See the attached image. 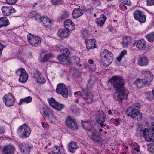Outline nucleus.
Wrapping results in <instances>:
<instances>
[{"label": "nucleus", "instance_id": "6ab92c4d", "mask_svg": "<svg viewBox=\"0 0 154 154\" xmlns=\"http://www.w3.org/2000/svg\"><path fill=\"white\" fill-rule=\"evenodd\" d=\"M33 76L37 83L44 84L46 82V80L43 77L41 76V73L38 71H36Z\"/></svg>", "mask_w": 154, "mask_h": 154}, {"label": "nucleus", "instance_id": "680f3d73", "mask_svg": "<svg viewBox=\"0 0 154 154\" xmlns=\"http://www.w3.org/2000/svg\"><path fill=\"white\" fill-rule=\"evenodd\" d=\"M140 146L138 145L137 146L134 147V149L137 152H140Z\"/></svg>", "mask_w": 154, "mask_h": 154}, {"label": "nucleus", "instance_id": "f8f14e48", "mask_svg": "<svg viewBox=\"0 0 154 154\" xmlns=\"http://www.w3.org/2000/svg\"><path fill=\"white\" fill-rule=\"evenodd\" d=\"M143 137L147 141L150 142L154 140V134L151 129L145 128L143 130Z\"/></svg>", "mask_w": 154, "mask_h": 154}, {"label": "nucleus", "instance_id": "0e129e2a", "mask_svg": "<svg viewBox=\"0 0 154 154\" xmlns=\"http://www.w3.org/2000/svg\"><path fill=\"white\" fill-rule=\"evenodd\" d=\"M47 55L49 59L53 58L54 57V55L52 54L49 53L48 54H47Z\"/></svg>", "mask_w": 154, "mask_h": 154}, {"label": "nucleus", "instance_id": "f257e3e1", "mask_svg": "<svg viewBox=\"0 0 154 154\" xmlns=\"http://www.w3.org/2000/svg\"><path fill=\"white\" fill-rule=\"evenodd\" d=\"M109 82L116 91L120 90L124 88V82L123 79L120 76H114L110 79Z\"/></svg>", "mask_w": 154, "mask_h": 154}, {"label": "nucleus", "instance_id": "bf43d9fd", "mask_svg": "<svg viewBox=\"0 0 154 154\" xmlns=\"http://www.w3.org/2000/svg\"><path fill=\"white\" fill-rule=\"evenodd\" d=\"M5 132V128L3 126H0V134H4Z\"/></svg>", "mask_w": 154, "mask_h": 154}, {"label": "nucleus", "instance_id": "20e7f679", "mask_svg": "<svg viewBox=\"0 0 154 154\" xmlns=\"http://www.w3.org/2000/svg\"><path fill=\"white\" fill-rule=\"evenodd\" d=\"M31 130L26 124L20 126L17 130V133L19 136L22 138L28 137L30 135Z\"/></svg>", "mask_w": 154, "mask_h": 154}, {"label": "nucleus", "instance_id": "473e14b6", "mask_svg": "<svg viewBox=\"0 0 154 154\" xmlns=\"http://www.w3.org/2000/svg\"><path fill=\"white\" fill-rule=\"evenodd\" d=\"M32 100V97L31 96H28L26 98L20 99L18 104L20 105L24 103L28 104L31 102Z\"/></svg>", "mask_w": 154, "mask_h": 154}, {"label": "nucleus", "instance_id": "ea45409f", "mask_svg": "<svg viewBox=\"0 0 154 154\" xmlns=\"http://www.w3.org/2000/svg\"><path fill=\"white\" fill-rule=\"evenodd\" d=\"M70 110L74 114H76L78 112L79 110L76 107V105H74L72 106L70 108Z\"/></svg>", "mask_w": 154, "mask_h": 154}, {"label": "nucleus", "instance_id": "b1692460", "mask_svg": "<svg viewBox=\"0 0 154 154\" xmlns=\"http://www.w3.org/2000/svg\"><path fill=\"white\" fill-rule=\"evenodd\" d=\"M79 147V146L76 142L72 141L69 144L68 149L70 152L74 153Z\"/></svg>", "mask_w": 154, "mask_h": 154}, {"label": "nucleus", "instance_id": "2eb2a0df", "mask_svg": "<svg viewBox=\"0 0 154 154\" xmlns=\"http://www.w3.org/2000/svg\"><path fill=\"white\" fill-rule=\"evenodd\" d=\"M15 151L14 146L11 144L4 145L2 150L3 154H13Z\"/></svg>", "mask_w": 154, "mask_h": 154}, {"label": "nucleus", "instance_id": "393cba45", "mask_svg": "<svg viewBox=\"0 0 154 154\" xmlns=\"http://www.w3.org/2000/svg\"><path fill=\"white\" fill-rule=\"evenodd\" d=\"M57 59L62 64H64L66 63L68 64H71L70 60L69 57L62 54L59 56Z\"/></svg>", "mask_w": 154, "mask_h": 154}, {"label": "nucleus", "instance_id": "338daca9", "mask_svg": "<svg viewBox=\"0 0 154 154\" xmlns=\"http://www.w3.org/2000/svg\"><path fill=\"white\" fill-rule=\"evenodd\" d=\"M88 63L90 65L93 64L94 63L93 60L92 59H90L88 60Z\"/></svg>", "mask_w": 154, "mask_h": 154}, {"label": "nucleus", "instance_id": "052dcab7", "mask_svg": "<svg viewBox=\"0 0 154 154\" xmlns=\"http://www.w3.org/2000/svg\"><path fill=\"white\" fill-rule=\"evenodd\" d=\"M49 59L48 57V56L47 54H46L43 58L42 61L43 62L47 61Z\"/></svg>", "mask_w": 154, "mask_h": 154}, {"label": "nucleus", "instance_id": "603ef678", "mask_svg": "<svg viewBox=\"0 0 154 154\" xmlns=\"http://www.w3.org/2000/svg\"><path fill=\"white\" fill-rule=\"evenodd\" d=\"M63 55H64L65 56L68 57V56L70 55V52L69 50L67 48H64L63 51Z\"/></svg>", "mask_w": 154, "mask_h": 154}, {"label": "nucleus", "instance_id": "4d7b16f0", "mask_svg": "<svg viewBox=\"0 0 154 154\" xmlns=\"http://www.w3.org/2000/svg\"><path fill=\"white\" fill-rule=\"evenodd\" d=\"M101 0H93V3L96 6H98L101 4Z\"/></svg>", "mask_w": 154, "mask_h": 154}, {"label": "nucleus", "instance_id": "37998d69", "mask_svg": "<svg viewBox=\"0 0 154 154\" xmlns=\"http://www.w3.org/2000/svg\"><path fill=\"white\" fill-rule=\"evenodd\" d=\"M44 112V116L45 117H47L48 116H49L52 113V112L50 110L48 109H43Z\"/></svg>", "mask_w": 154, "mask_h": 154}, {"label": "nucleus", "instance_id": "de8ad7c7", "mask_svg": "<svg viewBox=\"0 0 154 154\" xmlns=\"http://www.w3.org/2000/svg\"><path fill=\"white\" fill-rule=\"evenodd\" d=\"M60 151V148L57 146L54 147L52 149V153L53 154H58Z\"/></svg>", "mask_w": 154, "mask_h": 154}, {"label": "nucleus", "instance_id": "6e6d98bb", "mask_svg": "<svg viewBox=\"0 0 154 154\" xmlns=\"http://www.w3.org/2000/svg\"><path fill=\"white\" fill-rule=\"evenodd\" d=\"M147 5L149 6L154 5V0H147Z\"/></svg>", "mask_w": 154, "mask_h": 154}, {"label": "nucleus", "instance_id": "6e6552de", "mask_svg": "<svg viewBox=\"0 0 154 154\" xmlns=\"http://www.w3.org/2000/svg\"><path fill=\"white\" fill-rule=\"evenodd\" d=\"M3 100L6 106L8 107L13 106L15 101L14 97L10 93L5 95Z\"/></svg>", "mask_w": 154, "mask_h": 154}, {"label": "nucleus", "instance_id": "c756f323", "mask_svg": "<svg viewBox=\"0 0 154 154\" xmlns=\"http://www.w3.org/2000/svg\"><path fill=\"white\" fill-rule=\"evenodd\" d=\"M131 42H132V39L130 37H125L123 39L122 46L125 48H127Z\"/></svg>", "mask_w": 154, "mask_h": 154}, {"label": "nucleus", "instance_id": "8fccbe9b", "mask_svg": "<svg viewBox=\"0 0 154 154\" xmlns=\"http://www.w3.org/2000/svg\"><path fill=\"white\" fill-rule=\"evenodd\" d=\"M122 4H123L124 6L125 7L126 9H127V7L125 5L130 6L131 4V2L130 0H123Z\"/></svg>", "mask_w": 154, "mask_h": 154}, {"label": "nucleus", "instance_id": "a19ab883", "mask_svg": "<svg viewBox=\"0 0 154 154\" xmlns=\"http://www.w3.org/2000/svg\"><path fill=\"white\" fill-rule=\"evenodd\" d=\"M148 40L151 42L154 41V33H151L146 36Z\"/></svg>", "mask_w": 154, "mask_h": 154}, {"label": "nucleus", "instance_id": "3c124183", "mask_svg": "<svg viewBox=\"0 0 154 154\" xmlns=\"http://www.w3.org/2000/svg\"><path fill=\"white\" fill-rule=\"evenodd\" d=\"M69 16V14L68 13L65 12L63 13L61 16L59 17L60 20H64L66 18Z\"/></svg>", "mask_w": 154, "mask_h": 154}, {"label": "nucleus", "instance_id": "72a5a7b5", "mask_svg": "<svg viewBox=\"0 0 154 154\" xmlns=\"http://www.w3.org/2000/svg\"><path fill=\"white\" fill-rule=\"evenodd\" d=\"M135 84L138 88L143 87L144 85L146 86L145 82L143 79H137L135 82Z\"/></svg>", "mask_w": 154, "mask_h": 154}, {"label": "nucleus", "instance_id": "13d9d810", "mask_svg": "<svg viewBox=\"0 0 154 154\" xmlns=\"http://www.w3.org/2000/svg\"><path fill=\"white\" fill-rule=\"evenodd\" d=\"M148 125H151L152 126H153L154 125V119L153 118H151L150 119L149 122H148Z\"/></svg>", "mask_w": 154, "mask_h": 154}, {"label": "nucleus", "instance_id": "0eeeda50", "mask_svg": "<svg viewBox=\"0 0 154 154\" xmlns=\"http://www.w3.org/2000/svg\"><path fill=\"white\" fill-rule=\"evenodd\" d=\"M16 74L20 76L19 81L22 83L26 82L28 79V75L24 69H19L16 72Z\"/></svg>", "mask_w": 154, "mask_h": 154}, {"label": "nucleus", "instance_id": "bb28decb", "mask_svg": "<svg viewBox=\"0 0 154 154\" xmlns=\"http://www.w3.org/2000/svg\"><path fill=\"white\" fill-rule=\"evenodd\" d=\"M106 19V18L104 14L101 15L99 18L97 19L96 20V22L97 26H103Z\"/></svg>", "mask_w": 154, "mask_h": 154}, {"label": "nucleus", "instance_id": "7c9ffc66", "mask_svg": "<svg viewBox=\"0 0 154 154\" xmlns=\"http://www.w3.org/2000/svg\"><path fill=\"white\" fill-rule=\"evenodd\" d=\"M9 24V21L8 18L3 17L0 18V28L1 27L6 26Z\"/></svg>", "mask_w": 154, "mask_h": 154}, {"label": "nucleus", "instance_id": "dca6fc26", "mask_svg": "<svg viewBox=\"0 0 154 154\" xmlns=\"http://www.w3.org/2000/svg\"><path fill=\"white\" fill-rule=\"evenodd\" d=\"M66 125L70 128L75 130L78 129L77 124L75 120L70 116H68L66 121Z\"/></svg>", "mask_w": 154, "mask_h": 154}, {"label": "nucleus", "instance_id": "f03ea898", "mask_svg": "<svg viewBox=\"0 0 154 154\" xmlns=\"http://www.w3.org/2000/svg\"><path fill=\"white\" fill-rule=\"evenodd\" d=\"M100 57L102 62L105 64H110L112 61L113 55L112 53L105 49L100 54Z\"/></svg>", "mask_w": 154, "mask_h": 154}, {"label": "nucleus", "instance_id": "a18cd8bd", "mask_svg": "<svg viewBox=\"0 0 154 154\" xmlns=\"http://www.w3.org/2000/svg\"><path fill=\"white\" fill-rule=\"evenodd\" d=\"M147 148L150 152L154 153V143L148 144Z\"/></svg>", "mask_w": 154, "mask_h": 154}, {"label": "nucleus", "instance_id": "09e8293b", "mask_svg": "<svg viewBox=\"0 0 154 154\" xmlns=\"http://www.w3.org/2000/svg\"><path fill=\"white\" fill-rule=\"evenodd\" d=\"M48 119L50 122L52 124L54 123L55 122L56 120L52 113H51V115H50Z\"/></svg>", "mask_w": 154, "mask_h": 154}, {"label": "nucleus", "instance_id": "58836bf2", "mask_svg": "<svg viewBox=\"0 0 154 154\" xmlns=\"http://www.w3.org/2000/svg\"><path fill=\"white\" fill-rule=\"evenodd\" d=\"M127 51L126 50H124L121 52L120 55L117 58V60L118 62H120L121 61L122 58L127 54Z\"/></svg>", "mask_w": 154, "mask_h": 154}, {"label": "nucleus", "instance_id": "5fc2aeb1", "mask_svg": "<svg viewBox=\"0 0 154 154\" xmlns=\"http://www.w3.org/2000/svg\"><path fill=\"white\" fill-rule=\"evenodd\" d=\"M7 3L9 5L14 4L17 2V0H6Z\"/></svg>", "mask_w": 154, "mask_h": 154}, {"label": "nucleus", "instance_id": "f704fd0d", "mask_svg": "<svg viewBox=\"0 0 154 154\" xmlns=\"http://www.w3.org/2000/svg\"><path fill=\"white\" fill-rule=\"evenodd\" d=\"M96 81L95 77L93 76H91L88 83L87 87L88 88H90L92 87Z\"/></svg>", "mask_w": 154, "mask_h": 154}, {"label": "nucleus", "instance_id": "49530a36", "mask_svg": "<svg viewBox=\"0 0 154 154\" xmlns=\"http://www.w3.org/2000/svg\"><path fill=\"white\" fill-rule=\"evenodd\" d=\"M82 34L84 38H87L90 35L89 32L86 29H84L82 32Z\"/></svg>", "mask_w": 154, "mask_h": 154}, {"label": "nucleus", "instance_id": "69168bd1", "mask_svg": "<svg viewBox=\"0 0 154 154\" xmlns=\"http://www.w3.org/2000/svg\"><path fill=\"white\" fill-rule=\"evenodd\" d=\"M74 94L75 95H79L80 96H82V92L81 93L80 91H79L78 92H76L74 93Z\"/></svg>", "mask_w": 154, "mask_h": 154}, {"label": "nucleus", "instance_id": "9d476101", "mask_svg": "<svg viewBox=\"0 0 154 154\" xmlns=\"http://www.w3.org/2000/svg\"><path fill=\"white\" fill-rule=\"evenodd\" d=\"M143 72L142 76L144 77L143 79L145 82L146 86H149L150 82L153 80V75L152 73L149 71H143Z\"/></svg>", "mask_w": 154, "mask_h": 154}, {"label": "nucleus", "instance_id": "aec40b11", "mask_svg": "<svg viewBox=\"0 0 154 154\" xmlns=\"http://www.w3.org/2000/svg\"><path fill=\"white\" fill-rule=\"evenodd\" d=\"M69 30L67 29H60L58 31V35L61 39L67 38L69 35Z\"/></svg>", "mask_w": 154, "mask_h": 154}, {"label": "nucleus", "instance_id": "c85d7f7f", "mask_svg": "<svg viewBox=\"0 0 154 154\" xmlns=\"http://www.w3.org/2000/svg\"><path fill=\"white\" fill-rule=\"evenodd\" d=\"M83 10L80 8L75 9L73 12L72 16L75 19L78 18L83 14Z\"/></svg>", "mask_w": 154, "mask_h": 154}, {"label": "nucleus", "instance_id": "423d86ee", "mask_svg": "<svg viewBox=\"0 0 154 154\" xmlns=\"http://www.w3.org/2000/svg\"><path fill=\"white\" fill-rule=\"evenodd\" d=\"M27 39L30 45L36 47L40 45L41 39L38 36H34L31 34H29L27 36Z\"/></svg>", "mask_w": 154, "mask_h": 154}, {"label": "nucleus", "instance_id": "9b49d317", "mask_svg": "<svg viewBox=\"0 0 154 154\" xmlns=\"http://www.w3.org/2000/svg\"><path fill=\"white\" fill-rule=\"evenodd\" d=\"M116 91L118 94L117 97H115V99L119 101H122L124 98L127 97L129 93L128 90L125 88L120 90Z\"/></svg>", "mask_w": 154, "mask_h": 154}, {"label": "nucleus", "instance_id": "c03bdc74", "mask_svg": "<svg viewBox=\"0 0 154 154\" xmlns=\"http://www.w3.org/2000/svg\"><path fill=\"white\" fill-rule=\"evenodd\" d=\"M146 16L143 14L137 20L141 23H144L146 21Z\"/></svg>", "mask_w": 154, "mask_h": 154}, {"label": "nucleus", "instance_id": "ddd939ff", "mask_svg": "<svg viewBox=\"0 0 154 154\" xmlns=\"http://www.w3.org/2000/svg\"><path fill=\"white\" fill-rule=\"evenodd\" d=\"M82 96L88 103H91L93 101L94 95L88 92V89L82 91Z\"/></svg>", "mask_w": 154, "mask_h": 154}, {"label": "nucleus", "instance_id": "39448f33", "mask_svg": "<svg viewBox=\"0 0 154 154\" xmlns=\"http://www.w3.org/2000/svg\"><path fill=\"white\" fill-rule=\"evenodd\" d=\"M87 134L91 140L98 143H102V140L100 136L101 133H97L94 128H91L88 130Z\"/></svg>", "mask_w": 154, "mask_h": 154}, {"label": "nucleus", "instance_id": "1a4fd4ad", "mask_svg": "<svg viewBox=\"0 0 154 154\" xmlns=\"http://www.w3.org/2000/svg\"><path fill=\"white\" fill-rule=\"evenodd\" d=\"M56 92L62 94L64 97L67 98L68 95V90L66 85L63 83L58 84L57 87Z\"/></svg>", "mask_w": 154, "mask_h": 154}, {"label": "nucleus", "instance_id": "864d4df0", "mask_svg": "<svg viewBox=\"0 0 154 154\" xmlns=\"http://www.w3.org/2000/svg\"><path fill=\"white\" fill-rule=\"evenodd\" d=\"M88 68L90 70L93 71H95L96 68V65L93 64L89 65L88 66Z\"/></svg>", "mask_w": 154, "mask_h": 154}, {"label": "nucleus", "instance_id": "cd10ccee", "mask_svg": "<svg viewBox=\"0 0 154 154\" xmlns=\"http://www.w3.org/2000/svg\"><path fill=\"white\" fill-rule=\"evenodd\" d=\"M40 21L42 22L46 28H48L51 25L52 22L50 19L45 17H41L40 19Z\"/></svg>", "mask_w": 154, "mask_h": 154}, {"label": "nucleus", "instance_id": "412c9836", "mask_svg": "<svg viewBox=\"0 0 154 154\" xmlns=\"http://www.w3.org/2000/svg\"><path fill=\"white\" fill-rule=\"evenodd\" d=\"M64 25L65 28L71 31L74 30L75 28L74 24L70 19H66L65 20Z\"/></svg>", "mask_w": 154, "mask_h": 154}, {"label": "nucleus", "instance_id": "c9c22d12", "mask_svg": "<svg viewBox=\"0 0 154 154\" xmlns=\"http://www.w3.org/2000/svg\"><path fill=\"white\" fill-rule=\"evenodd\" d=\"M144 14L143 12L139 10H137L135 11L134 13V19L137 20L138 18H140Z\"/></svg>", "mask_w": 154, "mask_h": 154}, {"label": "nucleus", "instance_id": "5701e85b", "mask_svg": "<svg viewBox=\"0 0 154 154\" xmlns=\"http://www.w3.org/2000/svg\"><path fill=\"white\" fill-rule=\"evenodd\" d=\"M100 114L102 116H103L102 117H98L97 119V121L98 123L100 125V126L103 128V127L106 126L107 128H108V126L106 124H104L105 119L106 118V116L105 114H104L103 113L101 112Z\"/></svg>", "mask_w": 154, "mask_h": 154}, {"label": "nucleus", "instance_id": "a211bd4d", "mask_svg": "<svg viewBox=\"0 0 154 154\" xmlns=\"http://www.w3.org/2000/svg\"><path fill=\"white\" fill-rule=\"evenodd\" d=\"M133 45L136 46L137 48L140 50H143L145 49L146 47V41L144 39L135 41Z\"/></svg>", "mask_w": 154, "mask_h": 154}, {"label": "nucleus", "instance_id": "a878e982", "mask_svg": "<svg viewBox=\"0 0 154 154\" xmlns=\"http://www.w3.org/2000/svg\"><path fill=\"white\" fill-rule=\"evenodd\" d=\"M85 42L86 47L88 50L96 48V40L94 39H90L88 40H86Z\"/></svg>", "mask_w": 154, "mask_h": 154}, {"label": "nucleus", "instance_id": "4468645a", "mask_svg": "<svg viewBox=\"0 0 154 154\" xmlns=\"http://www.w3.org/2000/svg\"><path fill=\"white\" fill-rule=\"evenodd\" d=\"M48 101L52 107L58 110H61L65 106L64 105L56 102L55 100L52 98L48 99Z\"/></svg>", "mask_w": 154, "mask_h": 154}, {"label": "nucleus", "instance_id": "79ce46f5", "mask_svg": "<svg viewBox=\"0 0 154 154\" xmlns=\"http://www.w3.org/2000/svg\"><path fill=\"white\" fill-rule=\"evenodd\" d=\"M64 0H51V2L52 5H56L61 4L63 2Z\"/></svg>", "mask_w": 154, "mask_h": 154}, {"label": "nucleus", "instance_id": "4be33fe9", "mask_svg": "<svg viewBox=\"0 0 154 154\" xmlns=\"http://www.w3.org/2000/svg\"><path fill=\"white\" fill-rule=\"evenodd\" d=\"M149 63L148 57L144 56L140 57L138 60V65L142 66H147Z\"/></svg>", "mask_w": 154, "mask_h": 154}, {"label": "nucleus", "instance_id": "e433bc0d", "mask_svg": "<svg viewBox=\"0 0 154 154\" xmlns=\"http://www.w3.org/2000/svg\"><path fill=\"white\" fill-rule=\"evenodd\" d=\"M71 63H76L78 65L79 64L80 61V59L79 58L76 57H72L71 59H70Z\"/></svg>", "mask_w": 154, "mask_h": 154}, {"label": "nucleus", "instance_id": "e2e57ef3", "mask_svg": "<svg viewBox=\"0 0 154 154\" xmlns=\"http://www.w3.org/2000/svg\"><path fill=\"white\" fill-rule=\"evenodd\" d=\"M101 112H102L104 114H105L103 110H100V111H98L97 113V115H98V117H102L103 116H102L100 114V113Z\"/></svg>", "mask_w": 154, "mask_h": 154}, {"label": "nucleus", "instance_id": "4c0bfd02", "mask_svg": "<svg viewBox=\"0 0 154 154\" xmlns=\"http://www.w3.org/2000/svg\"><path fill=\"white\" fill-rule=\"evenodd\" d=\"M82 126L83 128L86 129H87V131L88 130H90L88 129V128L91 126V125L89 122H86L85 121L82 122Z\"/></svg>", "mask_w": 154, "mask_h": 154}, {"label": "nucleus", "instance_id": "774afa93", "mask_svg": "<svg viewBox=\"0 0 154 154\" xmlns=\"http://www.w3.org/2000/svg\"><path fill=\"white\" fill-rule=\"evenodd\" d=\"M42 125V127L44 128H45L47 127V124L44 123H43L41 122Z\"/></svg>", "mask_w": 154, "mask_h": 154}, {"label": "nucleus", "instance_id": "7ed1b4c3", "mask_svg": "<svg viewBox=\"0 0 154 154\" xmlns=\"http://www.w3.org/2000/svg\"><path fill=\"white\" fill-rule=\"evenodd\" d=\"M126 113L128 116L135 120L139 121L142 119V115L138 109L128 107L126 111Z\"/></svg>", "mask_w": 154, "mask_h": 154}, {"label": "nucleus", "instance_id": "2f4dec72", "mask_svg": "<svg viewBox=\"0 0 154 154\" xmlns=\"http://www.w3.org/2000/svg\"><path fill=\"white\" fill-rule=\"evenodd\" d=\"M31 148L27 145H22L20 148V151L23 154H29Z\"/></svg>", "mask_w": 154, "mask_h": 154}, {"label": "nucleus", "instance_id": "f3484780", "mask_svg": "<svg viewBox=\"0 0 154 154\" xmlns=\"http://www.w3.org/2000/svg\"><path fill=\"white\" fill-rule=\"evenodd\" d=\"M2 13L4 15L8 16L10 14L15 13L16 10L12 7L3 6L2 8Z\"/></svg>", "mask_w": 154, "mask_h": 154}]
</instances>
